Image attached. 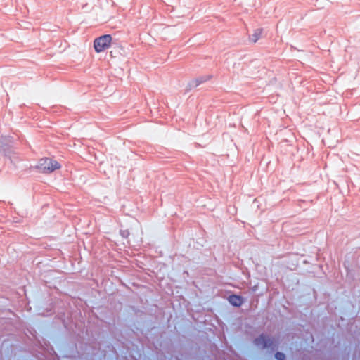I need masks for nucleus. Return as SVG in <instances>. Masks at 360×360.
Returning a JSON list of instances; mask_svg holds the SVG:
<instances>
[{
	"label": "nucleus",
	"mask_w": 360,
	"mask_h": 360,
	"mask_svg": "<svg viewBox=\"0 0 360 360\" xmlns=\"http://www.w3.org/2000/svg\"><path fill=\"white\" fill-rule=\"evenodd\" d=\"M117 49L118 50L122 51L124 52V54H125V53H125V51H124V49H123L122 47L119 46V47H117Z\"/></svg>",
	"instance_id": "9d476101"
},
{
	"label": "nucleus",
	"mask_w": 360,
	"mask_h": 360,
	"mask_svg": "<svg viewBox=\"0 0 360 360\" xmlns=\"http://www.w3.org/2000/svg\"><path fill=\"white\" fill-rule=\"evenodd\" d=\"M229 302L233 306H240L243 302V299L239 295H231L229 298Z\"/></svg>",
	"instance_id": "423d86ee"
},
{
	"label": "nucleus",
	"mask_w": 360,
	"mask_h": 360,
	"mask_svg": "<svg viewBox=\"0 0 360 360\" xmlns=\"http://www.w3.org/2000/svg\"><path fill=\"white\" fill-rule=\"evenodd\" d=\"M47 93L46 86L41 81L36 82L28 86L29 95L35 100L39 101H44Z\"/></svg>",
	"instance_id": "f03ea898"
},
{
	"label": "nucleus",
	"mask_w": 360,
	"mask_h": 360,
	"mask_svg": "<svg viewBox=\"0 0 360 360\" xmlns=\"http://www.w3.org/2000/svg\"><path fill=\"white\" fill-rule=\"evenodd\" d=\"M120 234L123 238H128L130 235V232L127 229H122L120 231Z\"/></svg>",
	"instance_id": "0eeeda50"
},
{
	"label": "nucleus",
	"mask_w": 360,
	"mask_h": 360,
	"mask_svg": "<svg viewBox=\"0 0 360 360\" xmlns=\"http://www.w3.org/2000/svg\"><path fill=\"white\" fill-rule=\"evenodd\" d=\"M255 345L258 349H272L274 342L269 338L260 337L255 340Z\"/></svg>",
	"instance_id": "20e7f679"
},
{
	"label": "nucleus",
	"mask_w": 360,
	"mask_h": 360,
	"mask_svg": "<svg viewBox=\"0 0 360 360\" xmlns=\"http://www.w3.org/2000/svg\"><path fill=\"white\" fill-rule=\"evenodd\" d=\"M33 167L41 174H51L59 172L62 164L54 157L42 156L34 162Z\"/></svg>",
	"instance_id": "f257e3e1"
},
{
	"label": "nucleus",
	"mask_w": 360,
	"mask_h": 360,
	"mask_svg": "<svg viewBox=\"0 0 360 360\" xmlns=\"http://www.w3.org/2000/svg\"><path fill=\"white\" fill-rule=\"evenodd\" d=\"M211 79L210 75H202L198 77L194 78L189 82V86L191 87H197L200 84L209 81Z\"/></svg>",
	"instance_id": "39448f33"
},
{
	"label": "nucleus",
	"mask_w": 360,
	"mask_h": 360,
	"mask_svg": "<svg viewBox=\"0 0 360 360\" xmlns=\"http://www.w3.org/2000/svg\"><path fill=\"white\" fill-rule=\"evenodd\" d=\"M112 43V37L109 34H105L97 37L94 41V49L96 53L100 54L108 49Z\"/></svg>",
	"instance_id": "7ed1b4c3"
},
{
	"label": "nucleus",
	"mask_w": 360,
	"mask_h": 360,
	"mask_svg": "<svg viewBox=\"0 0 360 360\" xmlns=\"http://www.w3.org/2000/svg\"><path fill=\"white\" fill-rule=\"evenodd\" d=\"M261 34V32L258 31L255 34L252 36V41H256Z\"/></svg>",
	"instance_id": "1a4fd4ad"
},
{
	"label": "nucleus",
	"mask_w": 360,
	"mask_h": 360,
	"mask_svg": "<svg viewBox=\"0 0 360 360\" xmlns=\"http://www.w3.org/2000/svg\"><path fill=\"white\" fill-rule=\"evenodd\" d=\"M275 357L277 360H284L285 359V355L284 354L281 352H277L275 355Z\"/></svg>",
	"instance_id": "6e6552de"
}]
</instances>
